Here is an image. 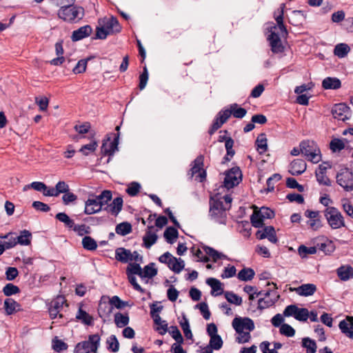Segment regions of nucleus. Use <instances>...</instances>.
<instances>
[{
  "mask_svg": "<svg viewBox=\"0 0 353 353\" xmlns=\"http://www.w3.org/2000/svg\"><path fill=\"white\" fill-rule=\"evenodd\" d=\"M267 142L268 140L265 134L261 133L257 137L255 144L256 146V149L260 154H263L267 151Z\"/></svg>",
  "mask_w": 353,
  "mask_h": 353,
  "instance_id": "f704fd0d",
  "label": "nucleus"
},
{
  "mask_svg": "<svg viewBox=\"0 0 353 353\" xmlns=\"http://www.w3.org/2000/svg\"><path fill=\"white\" fill-rule=\"evenodd\" d=\"M91 33L92 28L87 25L73 31L71 38L72 41H77L88 37Z\"/></svg>",
  "mask_w": 353,
  "mask_h": 353,
  "instance_id": "a878e982",
  "label": "nucleus"
},
{
  "mask_svg": "<svg viewBox=\"0 0 353 353\" xmlns=\"http://www.w3.org/2000/svg\"><path fill=\"white\" fill-rule=\"evenodd\" d=\"M336 183L346 192L353 191V170L347 168L341 169L336 176Z\"/></svg>",
  "mask_w": 353,
  "mask_h": 353,
  "instance_id": "0eeeda50",
  "label": "nucleus"
},
{
  "mask_svg": "<svg viewBox=\"0 0 353 353\" xmlns=\"http://www.w3.org/2000/svg\"><path fill=\"white\" fill-rule=\"evenodd\" d=\"M157 239L158 236L157 234V231L154 230V227H148L145 235L143 237L144 246L146 248H150L157 242Z\"/></svg>",
  "mask_w": 353,
  "mask_h": 353,
  "instance_id": "5701e85b",
  "label": "nucleus"
},
{
  "mask_svg": "<svg viewBox=\"0 0 353 353\" xmlns=\"http://www.w3.org/2000/svg\"><path fill=\"white\" fill-rule=\"evenodd\" d=\"M341 81L337 78L327 77L322 82L324 89H338L341 87Z\"/></svg>",
  "mask_w": 353,
  "mask_h": 353,
  "instance_id": "c9c22d12",
  "label": "nucleus"
},
{
  "mask_svg": "<svg viewBox=\"0 0 353 353\" xmlns=\"http://www.w3.org/2000/svg\"><path fill=\"white\" fill-rule=\"evenodd\" d=\"M230 110L234 117L237 119H242L247 113L245 109L243 108H239L236 103H234L230 105Z\"/></svg>",
  "mask_w": 353,
  "mask_h": 353,
  "instance_id": "864d4df0",
  "label": "nucleus"
},
{
  "mask_svg": "<svg viewBox=\"0 0 353 353\" xmlns=\"http://www.w3.org/2000/svg\"><path fill=\"white\" fill-rule=\"evenodd\" d=\"M203 252L206 254V256L210 259L211 258L213 261L216 262L219 259L222 258H225L226 256L221 252L214 250L212 248L205 246L203 247Z\"/></svg>",
  "mask_w": 353,
  "mask_h": 353,
  "instance_id": "e433bc0d",
  "label": "nucleus"
},
{
  "mask_svg": "<svg viewBox=\"0 0 353 353\" xmlns=\"http://www.w3.org/2000/svg\"><path fill=\"white\" fill-rule=\"evenodd\" d=\"M102 210L97 196H92L85 202L84 213L88 215L99 212Z\"/></svg>",
  "mask_w": 353,
  "mask_h": 353,
  "instance_id": "f3484780",
  "label": "nucleus"
},
{
  "mask_svg": "<svg viewBox=\"0 0 353 353\" xmlns=\"http://www.w3.org/2000/svg\"><path fill=\"white\" fill-rule=\"evenodd\" d=\"M283 316H293L299 321H306L309 318V311L306 308L298 307L296 305H290L285 308Z\"/></svg>",
  "mask_w": 353,
  "mask_h": 353,
  "instance_id": "9d476101",
  "label": "nucleus"
},
{
  "mask_svg": "<svg viewBox=\"0 0 353 353\" xmlns=\"http://www.w3.org/2000/svg\"><path fill=\"white\" fill-rule=\"evenodd\" d=\"M324 216L328 225L333 230L340 229L345 226L344 217L336 208L327 207L324 211Z\"/></svg>",
  "mask_w": 353,
  "mask_h": 353,
  "instance_id": "20e7f679",
  "label": "nucleus"
},
{
  "mask_svg": "<svg viewBox=\"0 0 353 353\" xmlns=\"http://www.w3.org/2000/svg\"><path fill=\"white\" fill-rule=\"evenodd\" d=\"M301 152L307 160L317 163L321 161V154L319 148L314 141L305 140L300 143Z\"/></svg>",
  "mask_w": 353,
  "mask_h": 353,
  "instance_id": "f03ea898",
  "label": "nucleus"
},
{
  "mask_svg": "<svg viewBox=\"0 0 353 353\" xmlns=\"http://www.w3.org/2000/svg\"><path fill=\"white\" fill-rule=\"evenodd\" d=\"M19 288L12 283L6 284L3 288V292L7 296L16 294L19 293Z\"/></svg>",
  "mask_w": 353,
  "mask_h": 353,
  "instance_id": "bf43d9fd",
  "label": "nucleus"
},
{
  "mask_svg": "<svg viewBox=\"0 0 353 353\" xmlns=\"http://www.w3.org/2000/svg\"><path fill=\"white\" fill-rule=\"evenodd\" d=\"M119 138V133L118 132L113 141H111L110 137L104 141L101 145V152L105 155H112L118 150Z\"/></svg>",
  "mask_w": 353,
  "mask_h": 353,
  "instance_id": "dca6fc26",
  "label": "nucleus"
},
{
  "mask_svg": "<svg viewBox=\"0 0 353 353\" xmlns=\"http://www.w3.org/2000/svg\"><path fill=\"white\" fill-rule=\"evenodd\" d=\"M132 230L131 225L127 222L119 223L117 225L115 231L118 234L125 236Z\"/></svg>",
  "mask_w": 353,
  "mask_h": 353,
  "instance_id": "603ef678",
  "label": "nucleus"
},
{
  "mask_svg": "<svg viewBox=\"0 0 353 353\" xmlns=\"http://www.w3.org/2000/svg\"><path fill=\"white\" fill-rule=\"evenodd\" d=\"M206 283L212 288L211 294L214 296L220 295L223 290L221 287V283L216 279L209 278L206 280Z\"/></svg>",
  "mask_w": 353,
  "mask_h": 353,
  "instance_id": "7c9ffc66",
  "label": "nucleus"
},
{
  "mask_svg": "<svg viewBox=\"0 0 353 353\" xmlns=\"http://www.w3.org/2000/svg\"><path fill=\"white\" fill-rule=\"evenodd\" d=\"M99 25L103 26L110 34L117 33L121 30V26L117 18L111 17H105L99 21Z\"/></svg>",
  "mask_w": 353,
  "mask_h": 353,
  "instance_id": "2eb2a0df",
  "label": "nucleus"
},
{
  "mask_svg": "<svg viewBox=\"0 0 353 353\" xmlns=\"http://www.w3.org/2000/svg\"><path fill=\"white\" fill-rule=\"evenodd\" d=\"M89 59H81L78 61L72 71L74 74H81L85 71Z\"/></svg>",
  "mask_w": 353,
  "mask_h": 353,
  "instance_id": "69168bd1",
  "label": "nucleus"
},
{
  "mask_svg": "<svg viewBox=\"0 0 353 353\" xmlns=\"http://www.w3.org/2000/svg\"><path fill=\"white\" fill-rule=\"evenodd\" d=\"M274 212L268 208H261L259 211H254L250 217V221L254 228H261L263 221L274 217Z\"/></svg>",
  "mask_w": 353,
  "mask_h": 353,
  "instance_id": "1a4fd4ad",
  "label": "nucleus"
},
{
  "mask_svg": "<svg viewBox=\"0 0 353 353\" xmlns=\"http://www.w3.org/2000/svg\"><path fill=\"white\" fill-rule=\"evenodd\" d=\"M55 217L57 220L63 223L65 225L69 228H72V226H74V221L71 219L65 212H59L56 214Z\"/></svg>",
  "mask_w": 353,
  "mask_h": 353,
  "instance_id": "09e8293b",
  "label": "nucleus"
},
{
  "mask_svg": "<svg viewBox=\"0 0 353 353\" xmlns=\"http://www.w3.org/2000/svg\"><path fill=\"white\" fill-rule=\"evenodd\" d=\"M52 347L54 351L59 352L66 350L68 349V345L63 341L55 336L52 341Z\"/></svg>",
  "mask_w": 353,
  "mask_h": 353,
  "instance_id": "a18cd8bd",
  "label": "nucleus"
},
{
  "mask_svg": "<svg viewBox=\"0 0 353 353\" xmlns=\"http://www.w3.org/2000/svg\"><path fill=\"white\" fill-rule=\"evenodd\" d=\"M97 147V142L93 141L88 144L83 145L79 151L82 152L84 155H88L90 152H94L96 150Z\"/></svg>",
  "mask_w": 353,
  "mask_h": 353,
  "instance_id": "338daca9",
  "label": "nucleus"
},
{
  "mask_svg": "<svg viewBox=\"0 0 353 353\" xmlns=\"http://www.w3.org/2000/svg\"><path fill=\"white\" fill-rule=\"evenodd\" d=\"M3 307L7 315H11L21 310V305L12 298L5 299Z\"/></svg>",
  "mask_w": 353,
  "mask_h": 353,
  "instance_id": "393cba45",
  "label": "nucleus"
},
{
  "mask_svg": "<svg viewBox=\"0 0 353 353\" xmlns=\"http://www.w3.org/2000/svg\"><path fill=\"white\" fill-rule=\"evenodd\" d=\"M255 273L252 268H243L238 273V279L241 281H248L254 278Z\"/></svg>",
  "mask_w": 353,
  "mask_h": 353,
  "instance_id": "a19ab883",
  "label": "nucleus"
},
{
  "mask_svg": "<svg viewBox=\"0 0 353 353\" xmlns=\"http://www.w3.org/2000/svg\"><path fill=\"white\" fill-rule=\"evenodd\" d=\"M223 186L230 190L239 185L242 180V173L239 168L234 167L225 172Z\"/></svg>",
  "mask_w": 353,
  "mask_h": 353,
  "instance_id": "6e6552de",
  "label": "nucleus"
},
{
  "mask_svg": "<svg viewBox=\"0 0 353 353\" xmlns=\"http://www.w3.org/2000/svg\"><path fill=\"white\" fill-rule=\"evenodd\" d=\"M82 245L84 249L90 251H94L97 248V241L90 236L83 238Z\"/></svg>",
  "mask_w": 353,
  "mask_h": 353,
  "instance_id": "58836bf2",
  "label": "nucleus"
},
{
  "mask_svg": "<svg viewBox=\"0 0 353 353\" xmlns=\"http://www.w3.org/2000/svg\"><path fill=\"white\" fill-rule=\"evenodd\" d=\"M225 298L227 301L236 305H241L242 304V298L232 292H225L224 293Z\"/></svg>",
  "mask_w": 353,
  "mask_h": 353,
  "instance_id": "de8ad7c7",
  "label": "nucleus"
},
{
  "mask_svg": "<svg viewBox=\"0 0 353 353\" xmlns=\"http://www.w3.org/2000/svg\"><path fill=\"white\" fill-rule=\"evenodd\" d=\"M332 113L335 119L345 121L349 118L350 109L344 103L336 104L332 108Z\"/></svg>",
  "mask_w": 353,
  "mask_h": 353,
  "instance_id": "a211bd4d",
  "label": "nucleus"
},
{
  "mask_svg": "<svg viewBox=\"0 0 353 353\" xmlns=\"http://www.w3.org/2000/svg\"><path fill=\"white\" fill-rule=\"evenodd\" d=\"M256 236L260 240L267 238L273 243H276L278 241L274 228L272 226H266L263 230L257 231Z\"/></svg>",
  "mask_w": 353,
  "mask_h": 353,
  "instance_id": "6ab92c4d",
  "label": "nucleus"
},
{
  "mask_svg": "<svg viewBox=\"0 0 353 353\" xmlns=\"http://www.w3.org/2000/svg\"><path fill=\"white\" fill-rule=\"evenodd\" d=\"M223 345V341L219 335L211 336L209 346L214 350H219Z\"/></svg>",
  "mask_w": 353,
  "mask_h": 353,
  "instance_id": "052dcab7",
  "label": "nucleus"
},
{
  "mask_svg": "<svg viewBox=\"0 0 353 353\" xmlns=\"http://www.w3.org/2000/svg\"><path fill=\"white\" fill-rule=\"evenodd\" d=\"M232 325L236 332H242L245 330L251 332L254 329V321L247 317H236L233 319Z\"/></svg>",
  "mask_w": 353,
  "mask_h": 353,
  "instance_id": "f8f14e48",
  "label": "nucleus"
},
{
  "mask_svg": "<svg viewBox=\"0 0 353 353\" xmlns=\"http://www.w3.org/2000/svg\"><path fill=\"white\" fill-rule=\"evenodd\" d=\"M142 269L139 263H130L127 268V275H138L141 277Z\"/></svg>",
  "mask_w": 353,
  "mask_h": 353,
  "instance_id": "13d9d810",
  "label": "nucleus"
},
{
  "mask_svg": "<svg viewBox=\"0 0 353 353\" xmlns=\"http://www.w3.org/2000/svg\"><path fill=\"white\" fill-rule=\"evenodd\" d=\"M76 319L82 323L87 325H92L94 323L93 317L82 309L80 306L76 314Z\"/></svg>",
  "mask_w": 353,
  "mask_h": 353,
  "instance_id": "c85d7f7f",
  "label": "nucleus"
},
{
  "mask_svg": "<svg viewBox=\"0 0 353 353\" xmlns=\"http://www.w3.org/2000/svg\"><path fill=\"white\" fill-rule=\"evenodd\" d=\"M280 333L286 336L292 337L295 334V330L290 325L283 323L281 325Z\"/></svg>",
  "mask_w": 353,
  "mask_h": 353,
  "instance_id": "774afa93",
  "label": "nucleus"
},
{
  "mask_svg": "<svg viewBox=\"0 0 353 353\" xmlns=\"http://www.w3.org/2000/svg\"><path fill=\"white\" fill-rule=\"evenodd\" d=\"M72 228L79 236H81L89 234L91 232L90 227L85 224L76 225L74 223V226Z\"/></svg>",
  "mask_w": 353,
  "mask_h": 353,
  "instance_id": "3c124183",
  "label": "nucleus"
},
{
  "mask_svg": "<svg viewBox=\"0 0 353 353\" xmlns=\"http://www.w3.org/2000/svg\"><path fill=\"white\" fill-rule=\"evenodd\" d=\"M231 114L232 112L230 109L220 111L217 114L212 125V128L209 131L210 134H213L215 131L220 128L221 125L228 121Z\"/></svg>",
  "mask_w": 353,
  "mask_h": 353,
  "instance_id": "4468645a",
  "label": "nucleus"
},
{
  "mask_svg": "<svg viewBox=\"0 0 353 353\" xmlns=\"http://www.w3.org/2000/svg\"><path fill=\"white\" fill-rule=\"evenodd\" d=\"M83 15V8L73 5L61 6L58 11L59 17L64 21L70 23L79 21Z\"/></svg>",
  "mask_w": 353,
  "mask_h": 353,
  "instance_id": "7ed1b4c3",
  "label": "nucleus"
},
{
  "mask_svg": "<svg viewBox=\"0 0 353 353\" xmlns=\"http://www.w3.org/2000/svg\"><path fill=\"white\" fill-rule=\"evenodd\" d=\"M152 319L154 320V323L157 325L156 330L159 332V334H165L168 330V324L166 323V322L165 321L161 320L159 315V320L156 319L155 318Z\"/></svg>",
  "mask_w": 353,
  "mask_h": 353,
  "instance_id": "0e129e2a",
  "label": "nucleus"
},
{
  "mask_svg": "<svg viewBox=\"0 0 353 353\" xmlns=\"http://www.w3.org/2000/svg\"><path fill=\"white\" fill-rule=\"evenodd\" d=\"M112 196V192L110 190H103L99 195L97 196L102 208L103 206L107 205L108 203L111 201Z\"/></svg>",
  "mask_w": 353,
  "mask_h": 353,
  "instance_id": "4d7b16f0",
  "label": "nucleus"
},
{
  "mask_svg": "<svg viewBox=\"0 0 353 353\" xmlns=\"http://www.w3.org/2000/svg\"><path fill=\"white\" fill-rule=\"evenodd\" d=\"M129 321L128 314L117 312L114 314V323L118 327H125L129 323Z\"/></svg>",
  "mask_w": 353,
  "mask_h": 353,
  "instance_id": "4c0bfd02",
  "label": "nucleus"
},
{
  "mask_svg": "<svg viewBox=\"0 0 353 353\" xmlns=\"http://www.w3.org/2000/svg\"><path fill=\"white\" fill-rule=\"evenodd\" d=\"M272 285L274 286V289L276 290L277 286L276 283H272ZM264 298H261L258 301V307L260 310H263L273 305L279 298L276 290H269L264 293Z\"/></svg>",
  "mask_w": 353,
  "mask_h": 353,
  "instance_id": "9b49d317",
  "label": "nucleus"
},
{
  "mask_svg": "<svg viewBox=\"0 0 353 353\" xmlns=\"http://www.w3.org/2000/svg\"><path fill=\"white\" fill-rule=\"evenodd\" d=\"M101 338L97 334H91L87 341L78 343L74 350V353L96 352L100 345Z\"/></svg>",
  "mask_w": 353,
  "mask_h": 353,
  "instance_id": "39448f33",
  "label": "nucleus"
},
{
  "mask_svg": "<svg viewBox=\"0 0 353 353\" xmlns=\"http://www.w3.org/2000/svg\"><path fill=\"white\" fill-rule=\"evenodd\" d=\"M180 325L183 332L185 337L187 339H192L193 335L190 330L189 321L184 315L183 316L182 321L180 322Z\"/></svg>",
  "mask_w": 353,
  "mask_h": 353,
  "instance_id": "37998d69",
  "label": "nucleus"
},
{
  "mask_svg": "<svg viewBox=\"0 0 353 353\" xmlns=\"http://www.w3.org/2000/svg\"><path fill=\"white\" fill-rule=\"evenodd\" d=\"M339 327L346 336L353 340V316H347L339 323Z\"/></svg>",
  "mask_w": 353,
  "mask_h": 353,
  "instance_id": "aec40b11",
  "label": "nucleus"
},
{
  "mask_svg": "<svg viewBox=\"0 0 353 353\" xmlns=\"http://www.w3.org/2000/svg\"><path fill=\"white\" fill-rule=\"evenodd\" d=\"M123 207V199L120 196L114 199L112 202L107 207L106 210L112 214L117 215Z\"/></svg>",
  "mask_w": 353,
  "mask_h": 353,
  "instance_id": "473e14b6",
  "label": "nucleus"
},
{
  "mask_svg": "<svg viewBox=\"0 0 353 353\" xmlns=\"http://www.w3.org/2000/svg\"><path fill=\"white\" fill-rule=\"evenodd\" d=\"M159 261L162 263L166 264L170 270L176 272V258L173 256L170 252H165L160 256Z\"/></svg>",
  "mask_w": 353,
  "mask_h": 353,
  "instance_id": "bb28decb",
  "label": "nucleus"
},
{
  "mask_svg": "<svg viewBox=\"0 0 353 353\" xmlns=\"http://www.w3.org/2000/svg\"><path fill=\"white\" fill-rule=\"evenodd\" d=\"M337 275L342 281H347L353 277V268L341 266L337 269Z\"/></svg>",
  "mask_w": 353,
  "mask_h": 353,
  "instance_id": "72a5a7b5",
  "label": "nucleus"
},
{
  "mask_svg": "<svg viewBox=\"0 0 353 353\" xmlns=\"http://www.w3.org/2000/svg\"><path fill=\"white\" fill-rule=\"evenodd\" d=\"M152 319L154 320V323L157 325L156 330L159 332V334H165L168 330V324L166 323V322L165 321L161 320L159 315V320L156 319L155 318Z\"/></svg>",
  "mask_w": 353,
  "mask_h": 353,
  "instance_id": "680f3d73",
  "label": "nucleus"
},
{
  "mask_svg": "<svg viewBox=\"0 0 353 353\" xmlns=\"http://www.w3.org/2000/svg\"><path fill=\"white\" fill-rule=\"evenodd\" d=\"M303 346L306 348L307 353H315L316 351V344L314 341L310 338L303 339Z\"/></svg>",
  "mask_w": 353,
  "mask_h": 353,
  "instance_id": "5fc2aeb1",
  "label": "nucleus"
},
{
  "mask_svg": "<svg viewBox=\"0 0 353 353\" xmlns=\"http://www.w3.org/2000/svg\"><path fill=\"white\" fill-rule=\"evenodd\" d=\"M285 7V4L282 3L280 8L274 12V19L277 25L270 28V34L268 37L271 50L274 53L283 52V46L281 43V37H284L288 34L287 29L283 24V10Z\"/></svg>",
  "mask_w": 353,
  "mask_h": 353,
  "instance_id": "f257e3e1",
  "label": "nucleus"
},
{
  "mask_svg": "<svg viewBox=\"0 0 353 353\" xmlns=\"http://www.w3.org/2000/svg\"><path fill=\"white\" fill-rule=\"evenodd\" d=\"M65 299L63 296H58L51 301L49 307V314L51 319H54L57 316H59L60 318L63 316L61 312L65 303Z\"/></svg>",
  "mask_w": 353,
  "mask_h": 353,
  "instance_id": "ddd939ff",
  "label": "nucleus"
},
{
  "mask_svg": "<svg viewBox=\"0 0 353 353\" xmlns=\"http://www.w3.org/2000/svg\"><path fill=\"white\" fill-rule=\"evenodd\" d=\"M223 140H225V147L227 150V156L224 157L225 161H228L230 160V158H232L234 154V150L232 149L234 145V141L230 137H219V141H223Z\"/></svg>",
  "mask_w": 353,
  "mask_h": 353,
  "instance_id": "c756f323",
  "label": "nucleus"
},
{
  "mask_svg": "<svg viewBox=\"0 0 353 353\" xmlns=\"http://www.w3.org/2000/svg\"><path fill=\"white\" fill-rule=\"evenodd\" d=\"M203 166L204 157L203 155L198 156L191 164L189 174L198 182L202 183L206 179L207 172Z\"/></svg>",
  "mask_w": 353,
  "mask_h": 353,
  "instance_id": "423d86ee",
  "label": "nucleus"
},
{
  "mask_svg": "<svg viewBox=\"0 0 353 353\" xmlns=\"http://www.w3.org/2000/svg\"><path fill=\"white\" fill-rule=\"evenodd\" d=\"M164 238L169 243H173L176 239V229L173 227L168 228L163 234Z\"/></svg>",
  "mask_w": 353,
  "mask_h": 353,
  "instance_id": "8fccbe9b",
  "label": "nucleus"
},
{
  "mask_svg": "<svg viewBox=\"0 0 353 353\" xmlns=\"http://www.w3.org/2000/svg\"><path fill=\"white\" fill-rule=\"evenodd\" d=\"M350 48L348 45L345 43L337 44L334 50V53L339 58L345 57L350 52Z\"/></svg>",
  "mask_w": 353,
  "mask_h": 353,
  "instance_id": "ea45409f",
  "label": "nucleus"
},
{
  "mask_svg": "<svg viewBox=\"0 0 353 353\" xmlns=\"http://www.w3.org/2000/svg\"><path fill=\"white\" fill-rule=\"evenodd\" d=\"M152 319L154 320V323L157 325L156 330L159 332V334H165L168 330V324L166 323V322L165 321L161 320L159 315V320L156 319L155 318Z\"/></svg>",
  "mask_w": 353,
  "mask_h": 353,
  "instance_id": "e2e57ef3",
  "label": "nucleus"
},
{
  "mask_svg": "<svg viewBox=\"0 0 353 353\" xmlns=\"http://www.w3.org/2000/svg\"><path fill=\"white\" fill-rule=\"evenodd\" d=\"M112 311V307L110 302L101 301L99 305L98 312L100 317L110 314Z\"/></svg>",
  "mask_w": 353,
  "mask_h": 353,
  "instance_id": "79ce46f5",
  "label": "nucleus"
},
{
  "mask_svg": "<svg viewBox=\"0 0 353 353\" xmlns=\"http://www.w3.org/2000/svg\"><path fill=\"white\" fill-rule=\"evenodd\" d=\"M32 234L28 230H23L21 232L19 236H17V242H15L16 244L19 243L20 245H28L30 243Z\"/></svg>",
  "mask_w": 353,
  "mask_h": 353,
  "instance_id": "c03bdc74",
  "label": "nucleus"
},
{
  "mask_svg": "<svg viewBox=\"0 0 353 353\" xmlns=\"http://www.w3.org/2000/svg\"><path fill=\"white\" fill-rule=\"evenodd\" d=\"M226 208L223 205L221 201H214L210 205V214L215 219L225 216Z\"/></svg>",
  "mask_w": 353,
  "mask_h": 353,
  "instance_id": "412c9836",
  "label": "nucleus"
},
{
  "mask_svg": "<svg viewBox=\"0 0 353 353\" xmlns=\"http://www.w3.org/2000/svg\"><path fill=\"white\" fill-rule=\"evenodd\" d=\"M307 165L304 160L295 159L290 163L289 172L292 175H299L305 171Z\"/></svg>",
  "mask_w": 353,
  "mask_h": 353,
  "instance_id": "b1692460",
  "label": "nucleus"
},
{
  "mask_svg": "<svg viewBox=\"0 0 353 353\" xmlns=\"http://www.w3.org/2000/svg\"><path fill=\"white\" fill-rule=\"evenodd\" d=\"M290 291H294L296 294L302 296H308L314 294L316 291V287L314 284L307 283L303 284L298 288H290Z\"/></svg>",
  "mask_w": 353,
  "mask_h": 353,
  "instance_id": "4be33fe9",
  "label": "nucleus"
},
{
  "mask_svg": "<svg viewBox=\"0 0 353 353\" xmlns=\"http://www.w3.org/2000/svg\"><path fill=\"white\" fill-rule=\"evenodd\" d=\"M157 274V270L155 268L154 263H151L144 267L141 271V279L148 282L149 279H152Z\"/></svg>",
  "mask_w": 353,
  "mask_h": 353,
  "instance_id": "cd10ccee",
  "label": "nucleus"
},
{
  "mask_svg": "<svg viewBox=\"0 0 353 353\" xmlns=\"http://www.w3.org/2000/svg\"><path fill=\"white\" fill-rule=\"evenodd\" d=\"M131 251L123 248H119L115 251V259L122 263H128L130 261Z\"/></svg>",
  "mask_w": 353,
  "mask_h": 353,
  "instance_id": "2f4dec72",
  "label": "nucleus"
},
{
  "mask_svg": "<svg viewBox=\"0 0 353 353\" xmlns=\"http://www.w3.org/2000/svg\"><path fill=\"white\" fill-rule=\"evenodd\" d=\"M30 188L34 189L36 191L43 192L46 188V185L41 181H34L30 184L26 185L23 188V191L26 192Z\"/></svg>",
  "mask_w": 353,
  "mask_h": 353,
  "instance_id": "49530a36",
  "label": "nucleus"
},
{
  "mask_svg": "<svg viewBox=\"0 0 353 353\" xmlns=\"http://www.w3.org/2000/svg\"><path fill=\"white\" fill-rule=\"evenodd\" d=\"M107 344L108 350L113 352H117L119 349V343L115 335H111L107 339Z\"/></svg>",
  "mask_w": 353,
  "mask_h": 353,
  "instance_id": "6e6d98bb",
  "label": "nucleus"
}]
</instances>
